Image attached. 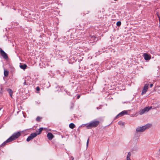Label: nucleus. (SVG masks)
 <instances>
[{
    "label": "nucleus",
    "mask_w": 160,
    "mask_h": 160,
    "mask_svg": "<svg viewBox=\"0 0 160 160\" xmlns=\"http://www.w3.org/2000/svg\"><path fill=\"white\" fill-rule=\"evenodd\" d=\"M7 91L9 93L10 96L12 98V94L13 93V91L11 89H7Z\"/></svg>",
    "instance_id": "obj_11"
},
{
    "label": "nucleus",
    "mask_w": 160,
    "mask_h": 160,
    "mask_svg": "<svg viewBox=\"0 0 160 160\" xmlns=\"http://www.w3.org/2000/svg\"><path fill=\"white\" fill-rule=\"evenodd\" d=\"M127 114V112L126 111H123L120 113L119 114H118L116 117V118H117L119 117H121L123 116V115Z\"/></svg>",
    "instance_id": "obj_8"
},
{
    "label": "nucleus",
    "mask_w": 160,
    "mask_h": 160,
    "mask_svg": "<svg viewBox=\"0 0 160 160\" xmlns=\"http://www.w3.org/2000/svg\"><path fill=\"white\" fill-rule=\"evenodd\" d=\"M41 118L39 117H37L36 118V120L38 122H40L41 120Z\"/></svg>",
    "instance_id": "obj_18"
},
{
    "label": "nucleus",
    "mask_w": 160,
    "mask_h": 160,
    "mask_svg": "<svg viewBox=\"0 0 160 160\" xmlns=\"http://www.w3.org/2000/svg\"><path fill=\"white\" fill-rule=\"evenodd\" d=\"M69 127L70 128L73 129L75 127V126L73 123H71L69 124Z\"/></svg>",
    "instance_id": "obj_14"
},
{
    "label": "nucleus",
    "mask_w": 160,
    "mask_h": 160,
    "mask_svg": "<svg viewBox=\"0 0 160 160\" xmlns=\"http://www.w3.org/2000/svg\"><path fill=\"white\" fill-rule=\"evenodd\" d=\"M27 66L26 64H22L20 65V67L21 68L25 70L27 67Z\"/></svg>",
    "instance_id": "obj_12"
},
{
    "label": "nucleus",
    "mask_w": 160,
    "mask_h": 160,
    "mask_svg": "<svg viewBox=\"0 0 160 160\" xmlns=\"http://www.w3.org/2000/svg\"><path fill=\"white\" fill-rule=\"evenodd\" d=\"M21 135V133L20 132H15L7 139V141H9L10 142H12L18 138Z\"/></svg>",
    "instance_id": "obj_2"
},
{
    "label": "nucleus",
    "mask_w": 160,
    "mask_h": 160,
    "mask_svg": "<svg viewBox=\"0 0 160 160\" xmlns=\"http://www.w3.org/2000/svg\"><path fill=\"white\" fill-rule=\"evenodd\" d=\"M37 91H39L40 90V88L39 87H37L36 88Z\"/></svg>",
    "instance_id": "obj_22"
},
{
    "label": "nucleus",
    "mask_w": 160,
    "mask_h": 160,
    "mask_svg": "<svg viewBox=\"0 0 160 160\" xmlns=\"http://www.w3.org/2000/svg\"><path fill=\"white\" fill-rule=\"evenodd\" d=\"M158 15V18H159V23H160V17L158 15Z\"/></svg>",
    "instance_id": "obj_26"
},
{
    "label": "nucleus",
    "mask_w": 160,
    "mask_h": 160,
    "mask_svg": "<svg viewBox=\"0 0 160 160\" xmlns=\"http://www.w3.org/2000/svg\"><path fill=\"white\" fill-rule=\"evenodd\" d=\"M47 137L49 140H52L54 137V136L51 132L48 133Z\"/></svg>",
    "instance_id": "obj_10"
},
{
    "label": "nucleus",
    "mask_w": 160,
    "mask_h": 160,
    "mask_svg": "<svg viewBox=\"0 0 160 160\" xmlns=\"http://www.w3.org/2000/svg\"><path fill=\"white\" fill-rule=\"evenodd\" d=\"M118 124L120 125H124V123L121 121L118 122Z\"/></svg>",
    "instance_id": "obj_20"
},
{
    "label": "nucleus",
    "mask_w": 160,
    "mask_h": 160,
    "mask_svg": "<svg viewBox=\"0 0 160 160\" xmlns=\"http://www.w3.org/2000/svg\"><path fill=\"white\" fill-rule=\"evenodd\" d=\"M143 57L144 59L146 60H149L151 58V56L146 53L143 54Z\"/></svg>",
    "instance_id": "obj_9"
},
{
    "label": "nucleus",
    "mask_w": 160,
    "mask_h": 160,
    "mask_svg": "<svg viewBox=\"0 0 160 160\" xmlns=\"http://www.w3.org/2000/svg\"><path fill=\"white\" fill-rule=\"evenodd\" d=\"M2 87L1 85H0V93H2Z\"/></svg>",
    "instance_id": "obj_21"
},
{
    "label": "nucleus",
    "mask_w": 160,
    "mask_h": 160,
    "mask_svg": "<svg viewBox=\"0 0 160 160\" xmlns=\"http://www.w3.org/2000/svg\"><path fill=\"white\" fill-rule=\"evenodd\" d=\"M159 151L160 152V149H159Z\"/></svg>",
    "instance_id": "obj_29"
},
{
    "label": "nucleus",
    "mask_w": 160,
    "mask_h": 160,
    "mask_svg": "<svg viewBox=\"0 0 160 160\" xmlns=\"http://www.w3.org/2000/svg\"><path fill=\"white\" fill-rule=\"evenodd\" d=\"M149 84H145V85L144 86L143 88L142 89V94L143 95V94H145L146 92H147V90L148 88V86Z\"/></svg>",
    "instance_id": "obj_7"
},
{
    "label": "nucleus",
    "mask_w": 160,
    "mask_h": 160,
    "mask_svg": "<svg viewBox=\"0 0 160 160\" xmlns=\"http://www.w3.org/2000/svg\"><path fill=\"white\" fill-rule=\"evenodd\" d=\"M99 123V122L98 121H93L91 122L88 124H87L85 125H86V127L88 129H90L92 128H95L98 126Z\"/></svg>",
    "instance_id": "obj_1"
},
{
    "label": "nucleus",
    "mask_w": 160,
    "mask_h": 160,
    "mask_svg": "<svg viewBox=\"0 0 160 160\" xmlns=\"http://www.w3.org/2000/svg\"><path fill=\"white\" fill-rule=\"evenodd\" d=\"M152 125L151 124H148L142 127H138L136 129V131L137 132H143L146 129L149 128Z\"/></svg>",
    "instance_id": "obj_3"
},
{
    "label": "nucleus",
    "mask_w": 160,
    "mask_h": 160,
    "mask_svg": "<svg viewBox=\"0 0 160 160\" xmlns=\"http://www.w3.org/2000/svg\"><path fill=\"white\" fill-rule=\"evenodd\" d=\"M10 142L9 141H7V140H6L4 142H3L0 146V147H4L6 145L7 143L9 142Z\"/></svg>",
    "instance_id": "obj_13"
},
{
    "label": "nucleus",
    "mask_w": 160,
    "mask_h": 160,
    "mask_svg": "<svg viewBox=\"0 0 160 160\" xmlns=\"http://www.w3.org/2000/svg\"><path fill=\"white\" fill-rule=\"evenodd\" d=\"M4 73L5 76L7 77L8 75L9 72L8 71L4 69Z\"/></svg>",
    "instance_id": "obj_15"
},
{
    "label": "nucleus",
    "mask_w": 160,
    "mask_h": 160,
    "mask_svg": "<svg viewBox=\"0 0 160 160\" xmlns=\"http://www.w3.org/2000/svg\"><path fill=\"white\" fill-rule=\"evenodd\" d=\"M121 23L120 21H118L117 22V24H116L117 25L118 27L120 26L121 25Z\"/></svg>",
    "instance_id": "obj_19"
},
{
    "label": "nucleus",
    "mask_w": 160,
    "mask_h": 160,
    "mask_svg": "<svg viewBox=\"0 0 160 160\" xmlns=\"http://www.w3.org/2000/svg\"><path fill=\"white\" fill-rule=\"evenodd\" d=\"M80 95H78L77 97V99H79L80 98Z\"/></svg>",
    "instance_id": "obj_27"
},
{
    "label": "nucleus",
    "mask_w": 160,
    "mask_h": 160,
    "mask_svg": "<svg viewBox=\"0 0 160 160\" xmlns=\"http://www.w3.org/2000/svg\"><path fill=\"white\" fill-rule=\"evenodd\" d=\"M153 86V84H150V87L151 88H152Z\"/></svg>",
    "instance_id": "obj_28"
},
{
    "label": "nucleus",
    "mask_w": 160,
    "mask_h": 160,
    "mask_svg": "<svg viewBox=\"0 0 160 160\" xmlns=\"http://www.w3.org/2000/svg\"><path fill=\"white\" fill-rule=\"evenodd\" d=\"M152 106L150 107H146L145 108H143V109H142L141 110H140L139 112V114L140 115H142L145 112H148V111H149L151 109H152Z\"/></svg>",
    "instance_id": "obj_4"
},
{
    "label": "nucleus",
    "mask_w": 160,
    "mask_h": 160,
    "mask_svg": "<svg viewBox=\"0 0 160 160\" xmlns=\"http://www.w3.org/2000/svg\"><path fill=\"white\" fill-rule=\"evenodd\" d=\"M131 154L130 152H129L128 153V155L127 157V160H131L130 157L131 156Z\"/></svg>",
    "instance_id": "obj_17"
},
{
    "label": "nucleus",
    "mask_w": 160,
    "mask_h": 160,
    "mask_svg": "<svg viewBox=\"0 0 160 160\" xmlns=\"http://www.w3.org/2000/svg\"><path fill=\"white\" fill-rule=\"evenodd\" d=\"M74 158L73 157L71 156L70 157V160H73Z\"/></svg>",
    "instance_id": "obj_23"
},
{
    "label": "nucleus",
    "mask_w": 160,
    "mask_h": 160,
    "mask_svg": "<svg viewBox=\"0 0 160 160\" xmlns=\"http://www.w3.org/2000/svg\"><path fill=\"white\" fill-rule=\"evenodd\" d=\"M0 52L1 56L5 59H7L8 57L7 54L2 50L1 48H0Z\"/></svg>",
    "instance_id": "obj_6"
},
{
    "label": "nucleus",
    "mask_w": 160,
    "mask_h": 160,
    "mask_svg": "<svg viewBox=\"0 0 160 160\" xmlns=\"http://www.w3.org/2000/svg\"><path fill=\"white\" fill-rule=\"evenodd\" d=\"M23 85H28V84L26 83V80L25 81V82L23 83Z\"/></svg>",
    "instance_id": "obj_25"
},
{
    "label": "nucleus",
    "mask_w": 160,
    "mask_h": 160,
    "mask_svg": "<svg viewBox=\"0 0 160 160\" xmlns=\"http://www.w3.org/2000/svg\"><path fill=\"white\" fill-rule=\"evenodd\" d=\"M89 140V138H88V140H87V146H88V144Z\"/></svg>",
    "instance_id": "obj_24"
},
{
    "label": "nucleus",
    "mask_w": 160,
    "mask_h": 160,
    "mask_svg": "<svg viewBox=\"0 0 160 160\" xmlns=\"http://www.w3.org/2000/svg\"><path fill=\"white\" fill-rule=\"evenodd\" d=\"M37 135L36 133H31L30 135L28 137L27 139V141L28 142L32 139L34 138H35Z\"/></svg>",
    "instance_id": "obj_5"
},
{
    "label": "nucleus",
    "mask_w": 160,
    "mask_h": 160,
    "mask_svg": "<svg viewBox=\"0 0 160 160\" xmlns=\"http://www.w3.org/2000/svg\"><path fill=\"white\" fill-rule=\"evenodd\" d=\"M43 128H40L38 130V131H37V135H39V134H40L41 132H42V130H43Z\"/></svg>",
    "instance_id": "obj_16"
}]
</instances>
